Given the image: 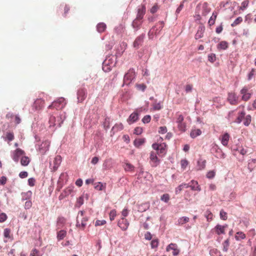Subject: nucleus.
I'll return each instance as SVG.
<instances>
[{
	"mask_svg": "<svg viewBox=\"0 0 256 256\" xmlns=\"http://www.w3.org/2000/svg\"><path fill=\"white\" fill-rule=\"evenodd\" d=\"M30 162V158L28 156H23L20 160V164L22 166H27Z\"/></svg>",
	"mask_w": 256,
	"mask_h": 256,
	"instance_id": "2f4dec72",
	"label": "nucleus"
},
{
	"mask_svg": "<svg viewBox=\"0 0 256 256\" xmlns=\"http://www.w3.org/2000/svg\"><path fill=\"white\" fill-rule=\"evenodd\" d=\"M246 114L245 112L243 110L241 112L239 113L238 116L236 120V122L238 124H240L242 122V120L244 119V116Z\"/></svg>",
	"mask_w": 256,
	"mask_h": 256,
	"instance_id": "e433bc0d",
	"label": "nucleus"
},
{
	"mask_svg": "<svg viewBox=\"0 0 256 256\" xmlns=\"http://www.w3.org/2000/svg\"><path fill=\"white\" fill-rule=\"evenodd\" d=\"M125 170L132 172L134 170V166L130 164L126 163L124 166Z\"/></svg>",
	"mask_w": 256,
	"mask_h": 256,
	"instance_id": "58836bf2",
	"label": "nucleus"
},
{
	"mask_svg": "<svg viewBox=\"0 0 256 256\" xmlns=\"http://www.w3.org/2000/svg\"><path fill=\"white\" fill-rule=\"evenodd\" d=\"M145 141L144 138H136L134 142V144L136 147L139 148L145 142Z\"/></svg>",
	"mask_w": 256,
	"mask_h": 256,
	"instance_id": "bb28decb",
	"label": "nucleus"
},
{
	"mask_svg": "<svg viewBox=\"0 0 256 256\" xmlns=\"http://www.w3.org/2000/svg\"><path fill=\"white\" fill-rule=\"evenodd\" d=\"M118 224L122 230H126L128 227L129 223L126 219L122 218L121 220L118 221Z\"/></svg>",
	"mask_w": 256,
	"mask_h": 256,
	"instance_id": "2eb2a0df",
	"label": "nucleus"
},
{
	"mask_svg": "<svg viewBox=\"0 0 256 256\" xmlns=\"http://www.w3.org/2000/svg\"><path fill=\"white\" fill-rule=\"evenodd\" d=\"M240 93L242 95V100L244 101H248L252 96V93L250 92L249 90L246 86L244 87L240 90Z\"/></svg>",
	"mask_w": 256,
	"mask_h": 256,
	"instance_id": "9d476101",
	"label": "nucleus"
},
{
	"mask_svg": "<svg viewBox=\"0 0 256 256\" xmlns=\"http://www.w3.org/2000/svg\"><path fill=\"white\" fill-rule=\"evenodd\" d=\"M54 162L56 163L54 168H58L61 162V156H57L54 158Z\"/></svg>",
	"mask_w": 256,
	"mask_h": 256,
	"instance_id": "a18cd8bd",
	"label": "nucleus"
},
{
	"mask_svg": "<svg viewBox=\"0 0 256 256\" xmlns=\"http://www.w3.org/2000/svg\"><path fill=\"white\" fill-rule=\"evenodd\" d=\"M44 102L41 98L36 99L34 102L32 108L36 110H41L44 106Z\"/></svg>",
	"mask_w": 256,
	"mask_h": 256,
	"instance_id": "4468645a",
	"label": "nucleus"
},
{
	"mask_svg": "<svg viewBox=\"0 0 256 256\" xmlns=\"http://www.w3.org/2000/svg\"><path fill=\"white\" fill-rule=\"evenodd\" d=\"M167 128L166 126H160L158 128V132L160 134H164L167 132Z\"/></svg>",
	"mask_w": 256,
	"mask_h": 256,
	"instance_id": "bf43d9fd",
	"label": "nucleus"
},
{
	"mask_svg": "<svg viewBox=\"0 0 256 256\" xmlns=\"http://www.w3.org/2000/svg\"><path fill=\"white\" fill-rule=\"evenodd\" d=\"M230 242L228 240H226L222 243V250L224 252H226L228 250V248L229 247Z\"/></svg>",
	"mask_w": 256,
	"mask_h": 256,
	"instance_id": "a19ab883",
	"label": "nucleus"
},
{
	"mask_svg": "<svg viewBox=\"0 0 256 256\" xmlns=\"http://www.w3.org/2000/svg\"><path fill=\"white\" fill-rule=\"evenodd\" d=\"M188 162L186 160H182L180 161V165L182 168L184 170L188 165Z\"/></svg>",
	"mask_w": 256,
	"mask_h": 256,
	"instance_id": "603ef678",
	"label": "nucleus"
},
{
	"mask_svg": "<svg viewBox=\"0 0 256 256\" xmlns=\"http://www.w3.org/2000/svg\"><path fill=\"white\" fill-rule=\"evenodd\" d=\"M205 216L208 221L211 220L212 219V214L210 210H206Z\"/></svg>",
	"mask_w": 256,
	"mask_h": 256,
	"instance_id": "5fc2aeb1",
	"label": "nucleus"
},
{
	"mask_svg": "<svg viewBox=\"0 0 256 256\" xmlns=\"http://www.w3.org/2000/svg\"><path fill=\"white\" fill-rule=\"evenodd\" d=\"M189 221V218L186 216H183L178 219V222L179 224L182 225Z\"/></svg>",
	"mask_w": 256,
	"mask_h": 256,
	"instance_id": "ea45409f",
	"label": "nucleus"
},
{
	"mask_svg": "<svg viewBox=\"0 0 256 256\" xmlns=\"http://www.w3.org/2000/svg\"><path fill=\"white\" fill-rule=\"evenodd\" d=\"M138 119V114L136 112L132 113L127 120V122L130 124L136 122Z\"/></svg>",
	"mask_w": 256,
	"mask_h": 256,
	"instance_id": "a211bd4d",
	"label": "nucleus"
},
{
	"mask_svg": "<svg viewBox=\"0 0 256 256\" xmlns=\"http://www.w3.org/2000/svg\"><path fill=\"white\" fill-rule=\"evenodd\" d=\"M4 236L5 238L12 241L14 240L12 234H11V230L10 228H5L4 230Z\"/></svg>",
	"mask_w": 256,
	"mask_h": 256,
	"instance_id": "5701e85b",
	"label": "nucleus"
},
{
	"mask_svg": "<svg viewBox=\"0 0 256 256\" xmlns=\"http://www.w3.org/2000/svg\"><path fill=\"white\" fill-rule=\"evenodd\" d=\"M242 22V18L241 16L238 17L232 24V27H234Z\"/></svg>",
	"mask_w": 256,
	"mask_h": 256,
	"instance_id": "79ce46f5",
	"label": "nucleus"
},
{
	"mask_svg": "<svg viewBox=\"0 0 256 256\" xmlns=\"http://www.w3.org/2000/svg\"><path fill=\"white\" fill-rule=\"evenodd\" d=\"M220 218L223 220H226L228 218L227 213L222 210L220 212Z\"/></svg>",
	"mask_w": 256,
	"mask_h": 256,
	"instance_id": "6e6d98bb",
	"label": "nucleus"
},
{
	"mask_svg": "<svg viewBox=\"0 0 256 256\" xmlns=\"http://www.w3.org/2000/svg\"><path fill=\"white\" fill-rule=\"evenodd\" d=\"M164 26V22L162 21L158 22L154 28H152L148 32L149 37L150 38V35H152L154 33L155 34H159L160 32L162 30Z\"/></svg>",
	"mask_w": 256,
	"mask_h": 256,
	"instance_id": "39448f33",
	"label": "nucleus"
},
{
	"mask_svg": "<svg viewBox=\"0 0 256 256\" xmlns=\"http://www.w3.org/2000/svg\"><path fill=\"white\" fill-rule=\"evenodd\" d=\"M55 119H56V118L54 116H52L50 117V124H50V126H52V124L53 126H56V124L60 126V122L56 123Z\"/></svg>",
	"mask_w": 256,
	"mask_h": 256,
	"instance_id": "864d4df0",
	"label": "nucleus"
},
{
	"mask_svg": "<svg viewBox=\"0 0 256 256\" xmlns=\"http://www.w3.org/2000/svg\"><path fill=\"white\" fill-rule=\"evenodd\" d=\"M151 117L150 115L145 116L142 119V121L144 124H148L150 122Z\"/></svg>",
	"mask_w": 256,
	"mask_h": 256,
	"instance_id": "052dcab7",
	"label": "nucleus"
},
{
	"mask_svg": "<svg viewBox=\"0 0 256 256\" xmlns=\"http://www.w3.org/2000/svg\"><path fill=\"white\" fill-rule=\"evenodd\" d=\"M8 216L5 213L2 212L0 214V222H5Z\"/></svg>",
	"mask_w": 256,
	"mask_h": 256,
	"instance_id": "4d7b16f0",
	"label": "nucleus"
},
{
	"mask_svg": "<svg viewBox=\"0 0 256 256\" xmlns=\"http://www.w3.org/2000/svg\"><path fill=\"white\" fill-rule=\"evenodd\" d=\"M87 90L84 88H80L77 92V98L78 102H82L86 98Z\"/></svg>",
	"mask_w": 256,
	"mask_h": 256,
	"instance_id": "1a4fd4ad",
	"label": "nucleus"
},
{
	"mask_svg": "<svg viewBox=\"0 0 256 256\" xmlns=\"http://www.w3.org/2000/svg\"><path fill=\"white\" fill-rule=\"evenodd\" d=\"M151 247L152 248H156L158 246V239H154L151 242Z\"/></svg>",
	"mask_w": 256,
	"mask_h": 256,
	"instance_id": "8fccbe9b",
	"label": "nucleus"
},
{
	"mask_svg": "<svg viewBox=\"0 0 256 256\" xmlns=\"http://www.w3.org/2000/svg\"><path fill=\"white\" fill-rule=\"evenodd\" d=\"M146 8L144 6H142L138 10V14L136 18L139 20H142L144 15L146 14Z\"/></svg>",
	"mask_w": 256,
	"mask_h": 256,
	"instance_id": "6ab92c4d",
	"label": "nucleus"
},
{
	"mask_svg": "<svg viewBox=\"0 0 256 256\" xmlns=\"http://www.w3.org/2000/svg\"><path fill=\"white\" fill-rule=\"evenodd\" d=\"M14 134L12 132H6V136L4 138L5 141H7L8 143L14 140Z\"/></svg>",
	"mask_w": 256,
	"mask_h": 256,
	"instance_id": "393cba45",
	"label": "nucleus"
},
{
	"mask_svg": "<svg viewBox=\"0 0 256 256\" xmlns=\"http://www.w3.org/2000/svg\"><path fill=\"white\" fill-rule=\"evenodd\" d=\"M84 211L81 210L78 212L77 216L76 226L82 230H84L88 222V218L84 216Z\"/></svg>",
	"mask_w": 256,
	"mask_h": 256,
	"instance_id": "f257e3e1",
	"label": "nucleus"
},
{
	"mask_svg": "<svg viewBox=\"0 0 256 256\" xmlns=\"http://www.w3.org/2000/svg\"><path fill=\"white\" fill-rule=\"evenodd\" d=\"M106 28V24L104 22L98 23L96 26V29L98 32H104Z\"/></svg>",
	"mask_w": 256,
	"mask_h": 256,
	"instance_id": "cd10ccee",
	"label": "nucleus"
},
{
	"mask_svg": "<svg viewBox=\"0 0 256 256\" xmlns=\"http://www.w3.org/2000/svg\"><path fill=\"white\" fill-rule=\"evenodd\" d=\"M170 250H172V254L174 256H177L180 253V250L178 248V246L176 244L171 243L166 248V250L169 252Z\"/></svg>",
	"mask_w": 256,
	"mask_h": 256,
	"instance_id": "9b49d317",
	"label": "nucleus"
},
{
	"mask_svg": "<svg viewBox=\"0 0 256 256\" xmlns=\"http://www.w3.org/2000/svg\"><path fill=\"white\" fill-rule=\"evenodd\" d=\"M230 134L226 132L224 134L222 135L220 137V140H221V142L224 146H227L230 140Z\"/></svg>",
	"mask_w": 256,
	"mask_h": 256,
	"instance_id": "dca6fc26",
	"label": "nucleus"
},
{
	"mask_svg": "<svg viewBox=\"0 0 256 256\" xmlns=\"http://www.w3.org/2000/svg\"><path fill=\"white\" fill-rule=\"evenodd\" d=\"M166 144L165 143L156 144L154 143L152 144V148L158 151V154L165 155L166 152Z\"/></svg>",
	"mask_w": 256,
	"mask_h": 256,
	"instance_id": "20e7f679",
	"label": "nucleus"
},
{
	"mask_svg": "<svg viewBox=\"0 0 256 256\" xmlns=\"http://www.w3.org/2000/svg\"><path fill=\"white\" fill-rule=\"evenodd\" d=\"M106 224V221L105 220H97L96 222L95 226H101L105 224Z\"/></svg>",
	"mask_w": 256,
	"mask_h": 256,
	"instance_id": "e2e57ef3",
	"label": "nucleus"
},
{
	"mask_svg": "<svg viewBox=\"0 0 256 256\" xmlns=\"http://www.w3.org/2000/svg\"><path fill=\"white\" fill-rule=\"evenodd\" d=\"M206 161L205 160L198 161V166L199 167V170H202L206 166Z\"/></svg>",
	"mask_w": 256,
	"mask_h": 256,
	"instance_id": "3c124183",
	"label": "nucleus"
},
{
	"mask_svg": "<svg viewBox=\"0 0 256 256\" xmlns=\"http://www.w3.org/2000/svg\"><path fill=\"white\" fill-rule=\"evenodd\" d=\"M39 251L36 248L33 249L30 254V256H38Z\"/></svg>",
	"mask_w": 256,
	"mask_h": 256,
	"instance_id": "338daca9",
	"label": "nucleus"
},
{
	"mask_svg": "<svg viewBox=\"0 0 256 256\" xmlns=\"http://www.w3.org/2000/svg\"><path fill=\"white\" fill-rule=\"evenodd\" d=\"M143 130L140 127H136L134 130V134L136 135H140L142 132Z\"/></svg>",
	"mask_w": 256,
	"mask_h": 256,
	"instance_id": "13d9d810",
	"label": "nucleus"
},
{
	"mask_svg": "<svg viewBox=\"0 0 256 256\" xmlns=\"http://www.w3.org/2000/svg\"><path fill=\"white\" fill-rule=\"evenodd\" d=\"M184 117L182 114L179 112L176 113V122L178 124V128L182 132L186 131V124L184 122Z\"/></svg>",
	"mask_w": 256,
	"mask_h": 256,
	"instance_id": "7ed1b4c3",
	"label": "nucleus"
},
{
	"mask_svg": "<svg viewBox=\"0 0 256 256\" xmlns=\"http://www.w3.org/2000/svg\"><path fill=\"white\" fill-rule=\"evenodd\" d=\"M143 38L142 36L137 37L133 43V46L136 49H138L143 42Z\"/></svg>",
	"mask_w": 256,
	"mask_h": 256,
	"instance_id": "412c9836",
	"label": "nucleus"
},
{
	"mask_svg": "<svg viewBox=\"0 0 256 256\" xmlns=\"http://www.w3.org/2000/svg\"><path fill=\"white\" fill-rule=\"evenodd\" d=\"M238 96L234 92H230L228 94L227 100L231 105H237L238 104Z\"/></svg>",
	"mask_w": 256,
	"mask_h": 256,
	"instance_id": "423d86ee",
	"label": "nucleus"
},
{
	"mask_svg": "<svg viewBox=\"0 0 256 256\" xmlns=\"http://www.w3.org/2000/svg\"><path fill=\"white\" fill-rule=\"evenodd\" d=\"M66 230H62L57 232V239L58 241L63 240L66 236Z\"/></svg>",
	"mask_w": 256,
	"mask_h": 256,
	"instance_id": "a878e982",
	"label": "nucleus"
},
{
	"mask_svg": "<svg viewBox=\"0 0 256 256\" xmlns=\"http://www.w3.org/2000/svg\"><path fill=\"white\" fill-rule=\"evenodd\" d=\"M216 173L214 170L208 172L206 174V177L208 178H212L215 176Z\"/></svg>",
	"mask_w": 256,
	"mask_h": 256,
	"instance_id": "0e129e2a",
	"label": "nucleus"
},
{
	"mask_svg": "<svg viewBox=\"0 0 256 256\" xmlns=\"http://www.w3.org/2000/svg\"><path fill=\"white\" fill-rule=\"evenodd\" d=\"M249 5V0H244L242 2L241 4V6L239 7V10H242V11L244 10Z\"/></svg>",
	"mask_w": 256,
	"mask_h": 256,
	"instance_id": "4c0bfd02",
	"label": "nucleus"
},
{
	"mask_svg": "<svg viewBox=\"0 0 256 256\" xmlns=\"http://www.w3.org/2000/svg\"><path fill=\"white\" fill-rule=\"evenodd\" d=\"M205 30V28L203 26H200L197 32L195 35V38L196 40L200 39L203 37L204 34Z\"/></svg>",
	"mask_w": 256,
	"mask_h": 256,
	"instance_id": "4be33fe9",
	"label": "nucleus"
},
{
	"mask_svg": "<svg viewBox=\"0 0 256 256\" xmlns=\"http://www.w3.org/2000/svg\"><path fill=\"white\" fill-rule=\"evenodd\" d=\"M170 199V195L168 194H165L162 195L160 197L161 200L168 202Z\"/></svg>",
	"mask_w": 256,
	"mask_h": 256,
	"instance_id": "c03bdc74",
	"label": "nucleus"
},
{
	"mask_svg": "<svg viewBox=\"0 0 256 256\" xmlns=\"http://www.w3.org/2000/svg\"><path fill=\"white\" fill-rule=\"evenodd\" d=\"M94 188L98 190H105L106 188V184H102L100 182H98L94 184Z\"/></svg>",
	"mask_w": 256,
	"mask_h": 256,
	"instance_id": "7c9ffc66",
	"label": "nucleus"
},
{
	"mask_svg": "<svg viewBox=\"0 0 256 256\" xmlns=\"http://www.w3.org/2000/svg\"><path fill=\"white\" fill-rule=\"evenodd\" d=\"M135 73L134 70H130L124 76V84L128 85L129 84L130 82L134 78Z\"/></svg>",
	"mask_w": 256,
	"mask_h": 256,
	"instance_id": "6e6552de",
	"label": "nucleus"
},
{
	"mask_svg": "<svg viewBox=\"0 0 256 256\" xmlns=\"http://www.w3.org/2000/svg\"><path fill=\"white\" fill-rule=\"evenodd\" d=\"M124 126L122 123L116 124L113 126V129L116 130H122L124 129Z\"/></svg>",
	"mask_w": 256,
	"mask_h": 256,
	"instance_id": "09e8293b",
	"label": "nucleus"
},
{
	"mask_svg": "<svg viewBox=\"0 0 256 256\" xmlns=\"http://www.w3.org/2000/svg\"><path fill=\"white\" fill-rule=\"evenodd\" d=\"M24 154L25 152L23 150L19 148H17L13 152L12 159L15 162H18L20 157Z\"/></svg>",
	"mask_w": 256,
	"mask_h": 256,
	"instance_id": "ddd939ff",
	"label": "nucleus"
},
{
	"mask_svg": "<svg viewBox=\"0 0 256 256\" xmlns=\"http://www.w3.org/2000/svg\"><path fill=\"white\" fill-rule=\"evenodd\" d=\"M218 14L216 12H214L212 13V16L208 20V24L210 26L214 25L215 23V21L216 20Z\"/></svg>",
	"mask_w": 256,
	"mask_h": 256,
	"instance_id": "f704fd0d",
	"label": "nucleus"
},
{
	"mask_svg": "<svg viewBox=\"0 0 256 256\" xmlns=\"http://www.w3.org/2000/svg\"><path fill=\"white\" fill-rule=\"evenodd\" d=\"M251 116L250 114L247 115L244 119V126H248L251 122Z\"/></svg>",
	"mask_w": 256,
	"mask_h": 256,
	"instance_id": "37998d69",
	"label": "nucleus"
},
{
	"mask_svg": "<svg viewBox=\"0 0 256 256\" xmlns=\"http://www.w3.org/2000/svg\"><path fill=\"white\" fill-rule=\"evenodd\" d=\"M228 46V43L226 41H222L220 42L217 46V48L218 50H226Z\"/></svg>",
	"mask_w": 256,
	"mask_h": 256,
	"instance_id": "c85d7f7f",
	"label": "nucleus"
},
{
	"mask_svg": "<svg viewBox=\"0 0 256 256\" xmlns=\"http://www.w3.org/2000/svg\"><path fill=\"white\" fill-rule=\"evenodd\" d=\"M66 222V218L64 217H58L57 220V226L58 228H62Z\"/></svg>",
	"mask_w": 256,
	"mask_h": 256,
	"instance_id": "c756f323",
	"label": "nucleus"
},
{
	"mask_svg": "<svg viewBox=\"0 0 256 256\" xmlns=\"http://www.w3.org/2000/svg\"><path fill=\"white\" fill-rule=\"evenodd\" d=\"M116 215V211L115 210H112L110 212L109 214V216L110 221H112L113 220H114Z\"/></svg>",
	"mask_w": 256,
	"mask_h": 256,
	"instance_id": "49530a36",
	"label": "nucleus"
},
{
	"mask_svg": "<svg viewBox=\"0 0 256 256\" xmlns=\"http://www.w3.org/2000/svg\"><path fill=\"white\" fill-rule=\"evenodd\" d=\"M184 1L182 2H181V4H180V5L177 8V9L176 11V15L178 14L180 12V11L182 10V9L183 8L184 6Z\"/></svg>",
	"mask_w": 256,
	"mask_h": 256,
	"instance_id": "680f3d73",
	"label": "nucleus"
},
{
	"mask_svg": "<svg viewBox=\"0 0 256 256\" xmlns=\"http://www.w3.org/2000/svg\"><path fill=\"white\" fill-rule=\"evenodd\" d=\"M65 100L62 98H60L57 100H56L50 105L48 107V108H56V109H60L64 108L65 106Z\"/></svg>",
	"mask_w": 256,
	"mask_h": 256,
	"instance_id": "0eeeda50",
	"label": "nucleus"
},
{
	"mask_svg": "<svg viewBox=\"0 0 256 256\" xmlns=\"http://www.w3.org/2000/svg\"><path fill=\"white\" fill-rule=\"evenodd\" d=\"M208 60L212 63L214 62L216 60V56L214 54H210L208 56Z\"/></svg>",
	"mask_w": 256,
	"mask_h": 256,
	"instance_id": "de8ad7c7",
	"label": "nucleus"
},
{
	"mask_svg": "<svg viewBox=\"0 0 256 256\" xmlns=\"http://www.w3.org/2000/svg\"><path fill=\"white\" fill-rule=\"evenodd\" d=\"M190 188L192 190L200 192L201 190L200 186L197 181L192 180L190 182Z\"/></svg>",
	"mask_w": 256,
	"mask_h": 256,
	"instance_id": "aec40b11",
	"label": "nucleus"
},
{
	"mask_svg": "<svg viewBox=\"0 0 256 256\" xmlns=\"http://www.w3.org/2000/svg\"><path fill=\"white\" fill-rule=\"evenodd\" d=\"M184 189V188L182 186V184L178 186L177 188L175 189V192L176 194H178L180 193V192Z\"/></svg>",
	"mask_w": 256,
	"mask_h": 256,
	"instance_id": "774afa93",
	"label": "nucleus"
},
{
	"mask_svg": "<svg viewBox=\"0 0 256 256\" xmlns=\"http://www.w3.org/2000/svg\"><path fill=\"white\" fill-rule=\"evenodd\" d=\"M232 152L234 156H236L238 153L244 156L247 153L248 150L242 146H236L232 148Z\"/></svg>",
	"mask_w": 256,
	"mask_h": 256,
	"instance_id": "f8f14e48",
	"label": "nucleus"
},
{
	"mask_svg": "<svg viewBox=\"0 0 256 256\" xmlns=\"http://www.w3.org/2000/svg\"><path fill=\"white\" fill-rule=\"evenodd\" d=\"M246 238V234L242 232H238L235 234V238L236 240H244Z\"/></svg>",
	"mask_w": 256,
	"mask_h": 256,
	"instance_id": "72a5a7b5",
	"label": "nucleus"
},
{
	"mask_svg": "<svg viewBox=\"0 0 256 256\" xmlns=\"http://www.w3.org/2000/svg\"><path fill=\"white\" fill-rule=\"evenodd\" d=\"M142 22V20H139L138 18H136L132 22V26L136 30L140 28Z\"/></svg>",
	"mask_w": 256,
	"mask_h": 256,
	"instance_id": "b1692460",
	"label": "nucleus"
},
{
	"mask_svg": "<svg viewBox=\"0 0 256 256\" xmlns=\"http://www.w3.org/2000/svg\"><path fill=\"white\" fill-rule=\"evenodd\" d=\"M116 58L114 56H108L104 62L102 70L105 72H108L116 65Z\"/></svg>",
	"mask_w": 256,
	"mask_h": 256,
	"instance_id": "f03ea898",
	"label": "nucleus"
},
{
	"mask_svg": "<svg viewBox=\"0 0 256 256\" xmlns=\"http://www.w3.org/2000/svg\"><path fill=\"white\" fill-rule=\"evenodd\" d=\"M202 134V132L200 129L192 130L190 134V136L192 138H195L196 136H200Z\"/></svg>",
	"mask_w": 256,
	"mask_h": 256,
	"instance_id": "473e14b6",
	"label": "nucleus"
},
{
	"mask_svg": "<svg viewBox=\"0 0 256 256\" xmlns=\"http://www.w3.org/2000/svg\"><path fill=\"white\" fill-rule=\"evenodd\" d=\"M226 226H226H221L220 224L216 225L214 228L216 233L218 235H220L221 234H224L225 229Z\"/></svg>",
	"mask_w": 256,
	"mask_h": 256,
	"instance_id": "f3484780",
	"label": "nucleus"
},
{
	"mask_svg": "<svg viewBox=\"0 0 256 256\" xmlns=\"http://www.w3.org/2000/svg\"><path fill=\"white\" fill-rule=\"evenodd\" d=\"M159 8L157 4H155L150 9V12L152 14H154Z\"/></svg>",
	"mask_w": 256,
	"mask_h": 256,
	"instance_id": "69168bd1",
	"label": "nucleus"
},
{
	"mask_svg": "<svg viewBox=\"0 0 256 256\" xmlns=\"http://www.w3.org/2000/svg\"><path fill=\"white\" fill-rule=\"evenodd\" d=\"M150 163L152 167H156L160 163V160L158 158L150 160Z\"/></svg>",
	"mask_w": 256,
	"mask_h": 256,
	"instance_id": "c9c22d12",
	"label": "nucleus"
}]
</instances>
